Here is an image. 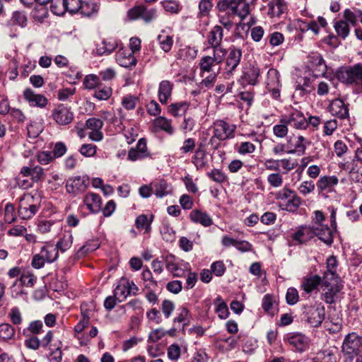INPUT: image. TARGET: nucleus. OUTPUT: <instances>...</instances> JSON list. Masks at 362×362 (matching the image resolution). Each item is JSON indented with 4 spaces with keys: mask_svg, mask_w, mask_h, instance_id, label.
<instances>
[{
    "mask_svg": "<svg viewBox=\"0 0 362 362\" xmlns=\"http://www.w3.org/2000/svg\"><path fill=\"white\" fill-rule=\"evenodd\" d=\"M337 79L347 86H352L362 90V64L339 67L335 73Z\"/></svg>",
    "mask_w": 362,
    "mask_h": 362,
    "instance_id": "f257e3e1",
    "label": "nucleus"
},
{
    "mask_svg": "<svg viewBox=\"0 0 362 362\" xmlns=\"http://www.w3.org/2000/svg\"><path fill=\"white\" fill-rule=\"evenodd\" d=\"M302 320L310 327H320L325 317V306L320 302L305 305L303 307Z\"/></svg>",
    "mask_w": 362,
    "mask_h": 362,
    "instance_id": "f03ea898",
    "label": "nucleus"
},
{
    "mask_svg": "<svg viewBox=\"0 0 362 362\" xmlns=\"http://www.w3.org/2000/svg\"><path fill=\"white\" fill-rule=\"evenodd\" d=\"M341 349L344 356L347 357L350 361H352L354 356H359L362 351V337L354 332L347 334L344 338Z\"/></svg>",
    "mask_w": 362,
    "mask_h": 362,
    "instance_id": "7ed1b4c3",
    "label": "nucleus"
},
{
    "mask_svg": "<svg viewBox=\"0 0 362 362\" xmlns=\"http://www.w3.org/2000/svg\"><path fill=\"white\" fill-rule=\"evenodd\" d=\"M237 127L234 124H230L223 119H217L213 123V136L210 139V143L213 144L214 139L219 141H225L235 137V133Z\"/></svg>",
    "mask_w": 362,
    "mask_h": 362,
    "instance_id": "20e7f679",
    "label": "nucleus"
},
{
    "mask_svg": "<svg viewBox=\"0 0 362 362\" xmlns=\"http://www.w3.org/2000/svg\"><path fill=\"white\" fill-rule=\"evenodd\" d=\"M223 30L221 25L214 26L207 33L205 45L206 49L212 48L213 52L226 54V49L221 46Z\"/></svg>",
    "mask_w": 362,
    "mask_h": 362,
    "instance_id": "39448f33",
    "label": "nucleus"
},
{
    "mask_svg": "<svg viewBox=\"0 0 362 362\" xmlns=\"http://www.w3.org/2000/svg\"><path fill=\"white\" fill-rule=\"evenodd\" d=\"M241 57L242 51L239 48L232 46L229 47L228 51L226 50V54L223 59L225 62V78H228L233 74V72L236 70L237 67L240 64Z\"/></svg>",
    "mask_w": 362,
    "mask_h": 362,
    "instance_id": "423d86ee",
    "label": "nucleus"
},
{
    "mask_svg": "<svg viewBox=\"0 0 362 362\" xmlns=\"http://www.w3.org/2000/svg\"><path fill=\"white\" fill-rule=\"evenodd\" d=\"M33 197H21L20 199L18 214L23 220L30 219L39 210V205L33 204Z\"/></svg>",
    "mask_w": 362,
    "mask_h": 362,
    "instance_id": "0eeeda50",
    "label": "nucleus"
},
{
    "mask_svg": "<svg viewBox=\"0 0 362 362\" xmlns=\"http://www.w3.org/2000/svg\"><path fill=\"white\" fill-rule=\"evenodd\" d=\"M90 184L87 176H75L68 179L66 183V189L69 194L74 195L83 193Z\"/></svg>",
    "mask_w": 362,
    "mask_h": 362,
    "instance_id": "6e6552de",
    "label": "nucleus"
},
{
    "mask_svg": "<svg viewBox=\"0 0 362 362\" xmlns=\"http://www.w3.org/2000/svg\"><path fill=\"white\" fill-rule=\"evenodd\" d=\"M284 341L292 349L300 353L305 351L309 346L308 338L301 333H289L285 336Z\"/></svg>",
    "mask_w": 362,
    "mask_h": 362,
    "instance_id": "1a4fd4ad",
    "label": "nucleus"
},
{
    "mask_svg": "<svg viewBox=\"0 0 362 362\" xmlns=\"http://www.w3.org/2000/svg\"><path fill=\"white\" fill-rule=\"evenodd\" d=\"M225 56L226 54L213 52V57L204 56L202 57L199 63L200 76L204 77L205 73L211 72L215 65L220 64L223 62Z\"/></svg>",
    "mask_w": 362,
    "mask_h": 362,
    "instance_id": "9d476101",
    "label": "nucleus"
},
{
    "mask_svg": "<svg viewBox=\"0 0 362 362\" xmlns=\"http://www.w3.org/2000/svg\"><path fill=\"white\" fill-rule=\"evenodd\" d=\"M314 236L318 238L327 246L330 247L334 240V230L326 224H312Z\"/></svg>",
    "mask_w": 362,
    "mask_h": 362,
    "instance_id": "9b49d317",
    "label": "nucleus"
},
{
    "mask_svg": "<svg viewBox=\"0 0 362 362\" xmlns=\"http://www.w3.org/2000/svg\"><path fill=\"white\" fill-rule=\"evenodd\" d=\"M53 119L59 125H67L74 119V113L70 108L63 104L59 105L52 110Z\"/></svg>",
    "mask_w": 362,
    "mask_h": 362,
    "instance_id": "f8f14e48",
    "label": "nucleus"
},
{
    "mask_svg": "<svg viewBox=\"0 0 362 362\" xmlns=\"http://www.w3.org/2000/svg\"><path fill=\"white\" fill-rule=\"evenodd\" d=\"M156 13L157 12L156 8H147L144 6H139L129 10V16L132 19L141 18L145 22L148 23L156 18Z\"/></svg>",
    "mask_w": 362,
    "mask_h": 362,
    "instance_id": "ddd939ff",
    "label": "nucleus"
},
{
    "mask_svg": "<svg viewBox=\"0 0 362 362\" xmlns=\"http://www.w3.org/2000/svg\"><path fill=\"white\" fill-rule=\"evenodd\" d=\"M284 121L297 129H305L308 127L303 113L298 110H293L288 116H285Z\"/></svg>",
    "mask_w": 362,
    "mask_h": 362,
    "instance_id": "4468645a",
    "label": "nucleus"
},
{
    "mask_svg": "<svg viewBox=\"0 0 362 362\" xmlns=\"http://www.w3.org/2000/svg\"><path fill=\"white\" fill-rule=\"evenodd\" d=\"M329 112L339 119H344L349 118V112L348 104H346L341 99L337 98L333 100L329 105Z\"/></svg>",
    "mask_w": 362,
    "mask_h": 362,
    "instance_id": "2eb2a0df",
    "label": "nucleus"
},
{
    "mask_svg": "<svg viewBox=\"0 0 362 362\" xmlns=\"http://www.w3.org/2000/svg\"><path fill=\"white\" fill-rule=\"evenodd\" d=\"M23 97L30 106L40 108L47 105V99L41 94H36L31 88H25L23 91Z\"/></svg>",
    "mask_w": 362,
    "mask_h": 362,
    "instance_id": "dca6fc26",
    "label": "nucleus"
},
{
    "mask_svg": "<svg viewBox=\"0 0 362 362\" xmlns=\"http://www.w3.org/2000/svg\"><path fill=\"white\" fill-rule=\"evenodd\" d=\"M117 63L125 68L135 66L137 62L136 57L129 50H119L115 55Z\"/></svg>",
    "mask_w": 362,
    "mask_h": 362,
    "instance_id": "f3484780",
    "label": "nucleus"
},
{
    "mask_svg": "<svg viewBox=\"0 0 362 362\" xmlns=\"http://www.w3.org/2000/svg\"><path fill=\"white\" fill-rule=\"evenodd\" d=\"M174 84L168 80L161 81L158 86V95L162 104H166L171 98Z\"/></svg>",
    "mask_w": 362,
    "mask_h": 362,
    "instance_id": "a211bd4d",
    "label": "nucleus"
},
{
    "mask_svg": "<svg viewBox=\"0 0 362 362\" xmlns=\"http://www.w3.org/2000/svg\"><path fill=\"white\" fill-rule=\"evenodd\" d=\"M268 8V14L271 17L279 18L288 11V6L285 0H270Z\"/></svg>",
    "mask_w": 362,
    "mask_h": 362,
    "instance_id": "6ab92c4d",
    "label": "nucleus"
},
{
    "mask_svg": "<svg viewBox=\"0 0 362 362\" xmlns=\"http://www.w3.org/2000/svg\"><path fill=\"white\" fill-rule=\"evenodd\" d=\"M189 218L192 222L199 223L204 227L211 226L214 223L212 218L206 212L198 209L190 212Z\"/></svg>",
    "mask_w": 362,
    "mask_h": 362,
    "instance_id": "aec40b11",
    "label": "nucleus"
},
{
    "mask_svg": "<svg viewBox=\"0 0 362 362\" xmlns=\"http://www.w3.org/2000/svg\"><path fill=\"white\" fill-rule=\"evenodd\" d=\"M83 202L92 213L96 214L101 209V197L98 194L88 193L84 197Z\"/></svg>",
    "mask_w": 362,
    "mask_h": 362,
    "instance_id": "412c9836",
    "label": "nucleus"
},
{
    "mask_svg": "<svg viewBox=\"0 0 362 362\" xmlns=\"http://www.w3.org/2000/svg\"><path fill=\"white\" fill-rule=\"evenodd\" d=\"M23 177H30L33 182L40 181L44 175V169L39 165L34 167L23 166L20 172Z\"/></svg>",
    "mask_w": 362,
    "mask_h": 362,
    "instance_id": "4be33fe9",
    "label": "nucleus"
},
{
    "mask_svg": "<svg viewBox=\"0 0 362 362\" xmlns=\"http://www.w3.org/2000/svg\"><path fill=\"white\" fill-rule=\"evenodd\" d=\"M99 8V4L95 0L82 1L79 12L84 16L93 17L97 15Z\"/></svg>",
    "mask_w": 362,
    "mask_h": 362,
    "instance_id": "5701e85b",
    "label": "nucleus"
},
{
    "mask_svg": "<svg viewBox=\"0 0 362 362\" xmlns=\"http://www.w3.org/2000/svg\"><path fill=\"white\" fill-rule=\"evenodd\" d=\"M260 70L258 67L250 65L243 71V80L249 85L255 86L258 83Z\"/></svg>",
    "mask_w": 362,
    "mask_h": 362,
    "instance_id": "b1692460",
    "label": "nucleus"
},
{
    "mask_svg": "<svg viewBox=\"0 0 362 362\" xmlns=\"http://www.w3.org/2000/svg\"><path fill=\"white\" fill-rule=\"evenodd\" d=\"M190 103L187 101L173 103L168 106V112L174 117H181L187 112Z\"/></svg>",
    "mask_w": 362,
    "mask_h": 362,
    "instance_id": "393cba45",
    "label": "nucleus"
},
{
    "mask_svg": "<svg viewBox=\"0 0 362 362\" xmlns=\"http://www.w3.org/2000/svg\"><path fill=\"white\" fill-rule=\"evenodd\" d=\"M153 125L159 130L163 131L168 135L175 133V128L172 125V120L165 117L159 116L153 120Z\"/></svg>",
    "mask_w": 362,
    "mask_h": 362,
    "instance_id": "a878e982",
    "label": "nucleus"
},
{
    "mask_svg": "<svg viewBox=\"0 0 362 362\" xmlns=\"http://www.w3.org/2000/svg\"><path fill=\"white\" fill-rule=\"evenodd\" d=\"M302 199L301 198L297 195L296 192H294L291 198L286 199L285 202H283L282 204L279 206L282 210L288 211V212H295L301 205Z\"/></svg>",
    "mask_w": 362,
    "mask_h": 362,
    "instance_id": "bb28decb",
    "label": "nucleus"
},
{
    "mask_svg": "<svg viewBox=\"0 0 362 362\" xmlns=\"http://www.w3.org/2000/svg\"><path fill=\"white\" fill-rule=\"evenodd\" d=\"M337 349L336 348L324 350L312 362H337Z\"/></svg>",
    "mask_w": 362,
    "mask_h": 362,
    "instance_id": "cd10ccee",
    "label": "nucleus"
},
{
    "mask_svg": "<svg viewBox=\"0 0 362 362\" xmlns=\"http://www.w3.org/2000/svg\"><path fill=\"white\" fill-rule=\"evenodd\" d=\"M313 236L312 225L309 227L302 226L292 235L293 239L298 243H306Z\"/></svg>",
    "mask_w": 362,
    "mask_h": 362,
    "instance_id": "c85d7f7f",
    "label": "nucleus"
},
{
    "mask_svg": "<svg viewBox=\"0 0 362 362\" xmlns=\"http://www.w3.org/2000/svg\"><path fill=\"white\" fill-rule=\"evenodd\" d=\"M250 0H243L235 6V8L229 10L232 14L238 16L241 21H243L250 12V4H252Z\"/></svg>",
    "mask_w": 362,
    "mask_h": 362,
    "instance_id": "c756f323",
    "label": "nucleus"
},
{
    "mask_svg": "<svg viewBox=\"0 0 362 362\" xmlns=\"http://www.w3.org/2000/svg\"><path fill=\"white\" fill-rule=\"evenodd\" d=\"M40 253L47 260V262L51 263L57 259L59 252L57 250V247L54 245L46 243L43 247H42Z\"/></svg>",
    "mask_w": 362,
    "mask_h": 362,
    "instance_id": "7c9ffc66",
    "label": "nucleus"
},
{
    "mask_svg": "<svg viewBox=\"0 0 362 362\" xmlns=\"http://www.w3.org/2000/svg\"><path fill=\"white\" fill-rule=\"evenodd\" d=\"M327 272L325 273L324 275V283L323 285L327 288L329 287V283L327 281V276L330 275L332 278H334L336 276V267L338 265V261L335 256L332 255L329 257L327 259Z\"/></svg>",
    "mask_w": 362,
    "mask_h": 362,
    "instance_id": "2f4dec72",
    "label": "nucleus"
},
{
    "mask_svg": "<svg viewBox=\"0 0 362 362\" xmlns=\"http://www.w3.org/2000/svg\"><path fill=\"white\" fill-rule=\"evenodd\" d=\"M321 282V277L318 275H314L310 278L305 279L302 282L301 287L306 293H309L317 289ZM323 283L324 279L322 280Z\"/></svg>",
    "mask_w": 362,
    "mask_h": 362,
    "instance_id": "473e14b6",
    "label": "nucleus"
},
{
    "mask_svg": "<svg viewBox=\"0 0 362 362\" xmlns=\"http://www.w3.org/2000/svg\"><path fill=\"white\" fill-rule=\"evenodd\" d=\"M157 41L160 47L165 52H169L173 45V39L171 35H167L165 30H162L157 36Z\"/></svg>",
    "mask_w": 362,
    "mask_h": 362,
    "instance_id": "72a5a7b5",
    "label": "nucleus"
},
{
    "mask_svg": "<svg viewBox=\"0 0 362 362\" xmlns=\"http://www.w3.org/2000/svg\"><path fill=\"white\" fill-rule=\"evenodd\" d=\"M338 182L339 180L337 177L334 175L323 176L318 180L317 182V187L320 191H324L326 189H329L334 186L337 185Z\"/></svg>",
    "mask_w": 362,
    "mask_h": 362,
    "instance_id": "f704fd0d",
    "label": "nucleus"
},
{
    "mask_svg": "<svg viewBox=\"0 0 362 362\" xmlns=\"http://www.w3.org/2000/svg\"><path fill=\"white\" fill-rule=\"evenodd\" d=\"M141 279L144 281V286L146 289L155 290L158 288V282L153 277V274L148 267L143 270Z\"/></svg>",
    "mask_w": 362,
    "mask_h": 362,
    "instance_id": "c9c22d12",
    "label": "nucleus"
},
{
    "mask_svg": "<svg viewBox=\"0 0 362 362\" xmlns=\"http://www.w3.org/2000/svg\"><path fill=\"white\" fill-rule=\"evenodd\" d=\"M100 246L98 240H90L87 241L85 245L81 246L76 252L77 258H81L89 252L97 250Z\"/></svg>",
    "mask_w": 362,
    "mask_h": 362,
    "instance_id": "e433bc0d",
    "label": "nucleus"
},
{
    "mask_svg": "<svg viewBox=\"0 0 362 362\" xmlns=\"http://www.w3.org/2000/svg\"><path fill=\"white\" fill-rule=\"evenodd\" d=\"M153 193L157 197H163L170 192V188L165 180H160L152 184Z\"/></svg>",
    "mask_w": 362,
    "mask_h": 362,
    "instance_id": "4c0bfd02",
    "label": "nucleus"
},
{
    "mask_svg": "<svg viewBox=\"0 0 362 362\" xmlns=\"http://www.w3.org/2000/svg\"><path fill=\"white\" fill-rule=\"evenodd\" d=\"M153 221V216L148 219V216L145 214L139 215L135 220V226L139 230H144L146 233H148L151 230V223Z\"/></svg>",
    "mask_w": 362,
    "mask_h": 362,
    "instance_id": "58836bf2",
    "label": "nucleus"
},
{
    "mask_svg": "<svg viewBox=\"0 0 362 362\" xmlns=\"http://www.w3.org/2000/svg\"><path fill=\"white\" fill-rule=\"evenodd\" d=\"M43 332V323L41 320L31 321L28 327L24 329L23 334L25 336L35 335L37 336Z\"/></svg>",
    "mask_w": 362,
    "mask_h": 362,
    "instance_id": "ea45409f",
    "label": "nucleus"
},
{
    "mask_svg": "<svg viewBox=\"0 0 362 362\" xmlns=\"http://www.w3.org/2000/svg\"><path fill=\"white\" fill-rule=\"evenodd\" d=\"M214 303L216 305L215 311L218 317L223 320L226 319L228 317L229 311L227 304L223 300L222 298L220 296H217Z\"/></svg>",
    "mask_w": 362,
    "mask_h": 362,
    "instance_id": "a19ab883",
    "label": "nucleus"
},
{
    "mask_svg": "<svg viewBox=\"0 0 362 362\" xmlns=\"http://www.w3.org/2000/svg\"><path fill=\"white\" fill-rule=\"evenodd\" d=\"M310 141L303 136H298L294 144V149L288 151V153H297L298 156L305 154L308 145Z\"/></svg>",
    "mask_w": 362,
    "mask_h": 362,
    "instance_id": "79ce46f5",
    "label": "nucleus"
},
{
    "mask_svg": "<svg viewBox=\"0 0 362 362\" xmlns=\"http://www.w3.org/2000/svg\"><path fill=\"white\" fill-rule=\"evenodd\" d=\"M281 87L279 72L274 69H270L267 72V88Z\"/></svg>",
    "mask_w": 362,
    "mask_h": 362,
    "instance_id": "37998d69",
    "label": "nucleus"
},
{
    "mask_svg": "<svg viewBox=\"0 0 362 362\" xmlns=\"http://www.w3.org/2000/svg\"><path fill=\"white\" fill-rule=\"evenodd\" d=\"M15 328L8 323L0 324V340L8 341L13 339L15 336Z\"/></svg>",
    "mask_w": 362,
    "mask_h": 362,
    "instance_id": "c03bdc74",
    "label": "nucleus"
},
{
    "mask_svg": "<svg viewBox=\"0 0 362 362\" xmlns=\"http://www.w3.org/2000/svg\"><path fill=\"white\" fill-rule=\"evenodd\" d=\"M334 28L337 33V37L345 40L349 35L350 27L348 23L343 20L337 21L334 24Z\"/></svg>",
    "mask_w": 362,
    "mask_h": 362,
    "instance_id": "a18cd8bd",
    "label": "nucleus"
},
{
    "mask_svg": "<svg viewBox=\"0 0 362 362\" xmlns=\"http://www.w3.org/2000/svg\"><path fill=\"white\" fill-rule=\"evenodd\" d=\"M118 43L117 40L114 39H107L103 41V45L97 48V52L100 55L110 54L117 47Z\"/></svg>",
    "mask_w": 362,
    "mask_h": 362,
    "instance_id": "49530a36",
    "label": "nucleus"
},
{
    "mask_svg": "<svg viewBox=\"0 0 362 362\" xmlns=\"http://www.w3.org/2000/svg\"><path fill=\"white\" fill-rule=\"evenodd\" d=\"M73 243V235L71 233H65L60 240L54 245L57 250L64 252L69 250Z\"/></svg>",
    "mask_w": 362,
    "mask_h": 362,
    "instance_id": "de8ad7c7",
    "label": "nucleus"
},
{
    "mask_svg": "<svg viewBox=\"0 0 362 362\" xmlns=\"http://www.w3.org/2000/svg\"><path fill=\"white\" fill-rule=\"evenodd\" d=\"M310 58L312 64L318 68L319 71L322 74H325L327 72V69L325 61L320 54L317 52L311 53Z\"/></svg>",
    "mask_w": 362,
    "mask_h": 362,
    "instance_id": "09e8293b",
    "label": "nucleus"
},
{
    "mask_svg": "<svg viewBox=\"0 0 362 362\" xmlns=\"http://www.w3.org/2000/svg\"><path fill=\"white\" fill-rule=\"evenodd\" d=\"M274 303H275V300L273 297L272 295L271 294H266L265 296H264L263 298H262V309L264 310V311L270 315H274L275 312H276V309L274 308Z\"/></svg>",
    "mask_w": 362,
    "mask_h": 362,
    "instance_id": "8fccbe9b",
    "label": "nucleus"
},
{
    "mask_svg": "<svg viewBox=\"0 0 362 362\" xmlns=\"http://www.w3.org/2000/svg\"><path fill=\"white\" fill-rule=\"evenodd\" d=\"M65 2V0H51V11L56 16H63L67 9Z\"/></svg>",
    "mask_w": 362,
    "mask_h": 362,
    "instance_id": "3c124183",
    "label": "nucleus"
},
{
    "mask_svg": "<svg viewBox=\"0 0 362 362\" xmlns=\"http://www.w3.org/2000/svg\"><path fill=\"white\" fill-rule=\"evenodd\" d=\"M184 260H181L174 255L168 254L164 257L165 268L169 272H172Z\"/></svg>",
    "mask_w": 362,
    "mask_h": 362,
    "instance_id": "603ef678",
    "label": "nucleus"
},
{
    "mask_svg": "<svg viewBox=\"0 0 362 362\" xmlns=\"http://www.w3.org/2000/svg\"><path fill=\"white\" fill-rule=\"evenodd\" d=\"M350 179L354 182H362V166L358 163H354L349 171Z\"/></svg>",
    "mask_w": 362,
    "mask_h": 362,
    "instance_id": "864d4df0",
    "label": "nucleus"
},
{
    "mask_svg": "<svg viewBox=\"0 0 362 362\" xmlns=\"http://www.w3.org/2000/svg\"><path fill=\"white\" fill-rule=\"evenodd\" d=\"M255 146L249 141L241 142L239 145L235 146V150L240 155L250 154L255 152Z\"/></svg>",
    "mask_w": 362,
    "mask_h": 362,
    "instance_id": "5fc2aeb1",
    "label": "nucleus"
},
{
    "mask_svg": "<svg viewBox=\"0 0 362 362\" xmlns=\"http://www.w3.org/2000/svg\"><path fill=\"white\" fill-rule=\"evenodd\" d=\"M205 151L202 150L201 148H199L195 151V154L193 157V163L198 170L202 169L206 166V161L205 160Z\"/></svg>",
    "mask_w": 362,
    "mask_h": 362,
    "instance_id": "6e6d98bb",
    "label": "nucleus"
},
{
    "mask_svg": "<svg viewBox=\"0 0 362 362\" xmlns=\"http://www.w3.org/2000/svg\"><path fill=\"white\" fill-rule=\"evenodd\" d=\"M206 175L214 182L222 184L227 180L226 175L221 170L214 168L206 173Z\"/></svg>",
    "mask_w": 362,
    "mask_h": 362,
    "instance_id": "4d7b16f0",
    "label": "nucleus"
},
{
    "mask_svg": "<svg viewBox=\"0 0 362 362\" xmlns=\"http://www.w3.org/2000/svg\"><path fill=\"white\" fill-rule=\"evenodd\" d=\"M115 297L118 298H122L125 299L129 296V291H128V286L127 285V280H122L114 291Z\"/></svg>",
    "mask_w": 362,
    "mask_h": 362,
    "instance_id": "13d9d810",
    "label": "nucleus"
},
{
    "mask_svg": "<svg viewBox=\"0 0 362 362\" xmlns=\"http://www.w3.org/2000/svg\"><path fill=\"white\" fill-rule=\"evenodd\" d=\"M284 120V117L281 119L279 124L273 127L274 134L279 138H284L288 134V123Z\"/></svg>",
    "mask_w": 362,
    "mask_h": 362,
    "instance_id": "bf43d9fd",
    "label": "nucleus"
},
{
    "mask_svg": "<svg viewBox=\"0 0 362 362\" xmlns=\"http://www.w3.org/2000/svg\"><path fill=\"white\" fill-rule=\"evenodd\" d=\"M16 209L13 204L7 203L4 209V220L8 223H11L16 221Z\"/></svg>",
    "mask_w": 362,
    "mask_h": 362,
    "instance_id": "052dcab7",
    "label": "nucleus"
},
{
    "mask_svg": "<svg viewBox=\"0 0 362 362\" xmlns=\"http://www.w3.org/2000/svg\"><path fill=\"white\" fill-rule=\"evenodd\" d=\"M190 270H191L190 264L188 262L183 261L181 264H180V265H178L175 269V270H173L170 273L172 274V275L174 277L181 278V277H184L187 274V272H189Z\"/></svg>",
    "mask_w": 362,
    "mask_h": 362,
    "instance_id": "680f3d73",
    "label": "nucleus"
},
{
    "mask_svg": "<svg viewBox=\"0 0 362 362\" xmlns=\"http://www.w3.org/2000/svg\"><path fill=\"white\" fill-rule=\"evenodd\" d=\"M296 192L295 191L286 187H284L275 194V199L277 200V204L279 206L283 202L291 198V196Z\"/></svg>",
    "mask_w": 362,
    "mask_h": 362,
    "instance_id": "e2e57ef3",
    "label": "nucleus"
},
{
    "mask_svg": "<svg viewBox=\"0 0 362 362\" xmlns=\"http://www.w3.org/2000/svg\"><path fill=\"white\" fill-rule=\"evenodd\" d=\"M24 341V345L26 348L34 351L37 350L41 346L40 339L35 335L26 336Z\"/></svg>",
    "mask_w": 362,
    "mask_h": 362,
    "instance_id": "0e129e2a",
    "label": "nucleus"
},
{
    "mask_svg": "<svg viewBox=\"0 0 362 362\" xmlns=\"http://www.w3.org/2000/svg\"><path fill=\"white\" fill-rule=\"evenodd\" d=\"M299 300V295L296 288L290 287L286 293V301L289 305L296 304Z\"/></svg>",
    "mask_w": 362,
    "mask_h": 362,
    "instance_id": "69168bd1",
    "label": "nucleus"
},
{
    "mask_svg": "<svg viewBox=\"0 0 362 362\" xmlns=\"http://www.w3.org/2000/svg\"><path fill=\"white\" fill-rule=\"evenodd\" d=\"M168 357L171 361H177L181 354V349L179 344H173L168 347L167 349Z\"/></svg>",
    "mask_w": 362,
    "mask_h": 362,
    "instance_id": "338daca9",
    "label": "nucleus"
},
{
    "mask_svg": "<svg viewBox=\"0 0 362 362\" xmlns=\"http://www.w3.org/2000/svg\"><path fill=\"white\" fill-rule=\"evenodd\" d=\"M139 98L132 95H127L122 100V106L127 110H134L136 107Z\"/></svg>",
    "mask_w": 362,
    "mask_h": 362,
    "instance_id": "774afa93",
    "label": "nucleus"
}]
</instances>
